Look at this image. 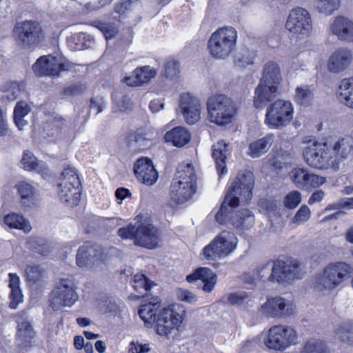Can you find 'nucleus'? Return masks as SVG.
Returning a JSON list of instances; mask_svg holds the SVG:
<instances>
[{
  "mask_svg": "<svg viewBox=\"0 0 353 353\" xmlns=\"http://www.w3.org/2000/svg\"><path fill=\"white\" fill-rule=\"evenodd\" d=\"M254 183V176L252 172L244 171L238 174L229 188L221 208L215 216L219 223H223L227 221L229 207H237L240 200L241 202H247L251 199Z\"/></svg>",
  "mask_w": 353,
  "mask_h": 353,
  "instance_id": "nucleus-1",
  "label": "nucleus"
},
{
  "mask_svg": "<svg viewBox=\"0 0 353 353\" xmlns=\"http://www.w3.org/2000/svg\"><path fill=\"white\" fill-rule=\"evenodd\" d=\"M254 272L259 281H268L279 284L301 279L303 276L301 265L296 261L277 260L273 263L268 261L257 265Z\"/></svg>",
  "mask_w": 353,
  "mask_h": 353,
  "instance_id": "nucleus-2",
  "label": "nucleus"
},
{
  "mask_svg": "<svg viewBox=\"0 0 353 353\" xmlns=\"http://www.w3.org/2000/svg\"><path fill=\"white\" fill-rule=\"evenodd\" d=\"M197 176L193 165L183 162L177 169L176 177L170 186V196L176 204H183L192 199L197 189Z\"/></svg>",
  "mask_w": 353,
  "mask_h": 353,
  "instance_id": "nucleus-3",
  "label": "nucleus"
},
{
  "mask_svg": "<svg viewBox=\"0 0 353 353\" xmlns=\"http://www.w3.org/2000/svg\"><path fill=\"white\" fill-rule=\"evenodd\" d=\"M352 272V267L345 262L330 263L316 274L314 288L318 291L330 292L339 287Z\"/></svg>",
  "mask_w": 353,
  "mask_h": 353,
  "instance_id": "nucleus-4",
  "label": "nucleus"
},
{
  "mask_svg": "<svg viewBox=\"0 0 353 353\" xmlns=\"http://www.w3.org/2000/svg\"><path fill=\"white\" fill-rule=\"evenodd\" d=\"M237 37V32L232 26L218 28L208 39L209 54L215 59H226L235 50Z\"/></svg>",
  "mask_w": 353,
  "mask_h": 353,
  "instance_id": "nucleus-5",
  "label": "nucleus"
},
{
  "mask_svg": "<svg viewBox=\"0 0 353 353\" xmlns=\"http://www.w3.org/2000/svg\"><path fill=\"white\" fill-rule=\"evenodd\" d=\"M238 238L232 231L223 230L202 250L207 260L216 261L232 254L237 248Z\"/></svg>",
  "mask_w": 353,
  "mask_h": 353,
  "instance_id": "nucleus-6",
  "label": "nucleus"
},
{
  "mask_svg": "<svg viewBox=\"0 0 353 353\" xmlns=\"http://www.w3.org/2000/svg\"><path fill=\"white\" fill-rule=\"evenodd\" d=\"M207 109L210 121L220 126L230 123L236 113L232 100L223 94L210 97L207 102Z\"/></svg>",
  "mask_w": 353,
  "mask_h": 353,
  "instance_id": "nucleus-7",
  "label": "nucleus"
},
{
  "mask_svg": "<svg viewBox=\"0 0 353 353\" xmlns=\"http://www.w3.org/2000/svg\"><path fill=\"white\" fill-rule=\"evenodd\" d=\"M60 199L68 205H77L81 198V183L74 168L68 166L61 173L59 183Z\"/></svg>",
  "mask_w": 353,
  "mask_h": 353,
  "instance_id": "nucleus-8",
  "label": "nucleus"
},
{
  "mask_svg": "<svg viewBox=\"0 0 353 353\" xmlns=\"http://www.w3.org/2000/svg\"><path fill=\"white\" fill-rule=\"evenodd\" d=\"M16 41L24 48H33L44 40L40 24L32 20L17 22L13 28Z\"/></svg>",
  "mask_w": 353,
  "mask_h": 353,
  "instance_id": "nucleus-9",
  "label": "nucleus"
},
{
  "mask_svg": "<svg viewBox=\"0 0 353 353\" xmlns=\"http://www.w3.org/2000/svg\"><path fill=\"white\" fill-rule=\"evenodd\" d=\"M77 287L73 278H62L59 280L51 294L50 305L57 311L64 307L72 306L79 299Z\"/></svg>",
  "mask_w": 353,
  "mask_h": 353,
  "instance_id": "nucleus-10",
  "label": "nucleus"
},
{
  "mask_svg": "<svg viewBox=\"0 0 353 353\" xmlns=\"http://www.w3.org/2000/svg\"><path fill=\"white\" fill-rule=\"evenodd\" d=\"M294 108L289 101L277 100L266 110L265 123L271 129L286 127L292 120Z\"/></svg>",
  "mask_w": 353,
  "mask_h": 353,
  "instance_id": "nucleus-11",
  "label": "nucleus"
},
{
  "mask_svg": "<svg viewBox=\"0 0 353 353\" xmlns=\"http://www.w3.org/2000/svg\"><path fill=\"white\" fill-rule=\"evenodd\" d=\"M285 27L296 40H304L310 35L312 26L308 12L301 8L291 10Z\"/></svg>",
  "mask_w": 353,
  "mask_h": 353,
  "instance_id": "nucleus-12",
  "label": "nucleus"
},
{
  "mask_svg": "<svg viewBox=\"0 0 353 353\" xmlns=\"http://www.w3.org/2000/svg\"><path fill=\"white\" fill-rule=\"evenodd\" d=\"M296 343V331L291 326L281 325L271 327L265 340V345L275 350H283Z\"/></svg>",
  "mask_w": 353,
  "mask_h": 353,
  "instance_id": "nucleus-13",
  "label": "nucleus"
},
{
  "mask_svg": "<svg viewBox=\"0 0 353 353\" xmlns=\"http://www.w3.org/2000/svg\"><path fill=\"white\" fill-rule=\"evenodd\" d=\"M303 155L311 167L323 169L334 163V157L327 143L315 141L305 148Z\"/></svg>",
  "mask_w": 353,
  "mask_h": 353,
  "instance_id": "nucleus-14",
  "label": "nucleus"
},
{
  "mask_svg": "<svg viewBox=\"0 0 353 353\" xmlns=\"http://www.w3.org/2000/svg\"><path fill=\"white\" fill-rule=\"evenodd\" d=\"M296 311V305L292 299L281 296L268 298L261 305L262 313L269 317L284 319L292 316Z\"/></svg>",
  "mask_w": 353,
  "mask_h": 353,
  "instance_id": "nucleus-15",
  "label": "nucleus"
},
{
  "mask_svg": "<svg viewBox=\"0 0 353 353\" xmlns=\"http://www.w3.org/2000/svg\"><path fill=\"white\" fill-rule=\"evenodd\" d=\"M184 310L178 305H172L162 310L155 321L156 331L159 335L168 336L174 329H177L183 321Z\"/></svg>",
  "mask_w": 353,
  "mask_h": 353,
  "instance_id": "nucleus-16",
  "label": "nucleus"
},
{
  "mask_svg": "<svg viewBox=\"0 0 353 353\" xmlns=\"http://www.w3.org/2000/svg\"><path fill=\"white\" fill-rule=\"evenodd\" d=\"M116 249L110 248L108 250L102 249L99 245L93 244L91 242H86L81 246L77 254L76 263L80 268H84L94 263L97 260L105 261L107 260V254L114 253Z\"/></svg>",
  "mask_w": 353,
  "mask_h": 353,
  "instance_id": "nucleus-17",
  "label": "nucleus"
},
{
  "mask_svg": "<svg viewBox=\"0 0 353 353\" xmlns=\"http://www.w3.org/2000/svg\"><path fill=\"white\" fill-rule=\"evenodd\" d=\"M32 70L39 77L58 76L64 70V65L59 57L43 56L33 64Z\"/></svg>",
  "mask_w": 353,
  "mask_h": 353,
  "instance_id": "nucleus-18",
  "label": "nucleus"
},
{
  "mask_svg": "<svg viewBox=\"0 0 353 353\" xmlns=\"http://www.w3.org/2000/svg\"><path fill=\"white\" fill-rule=\"evenodd\" d=\"M352 61V50L347 47H340L331 54L327 66L330 72L339 74L347 70Z\"/></svg>",
  "mask_w": 353,
  "mask_h": 353,
  "instance_id": "nucleus-19",
  "label": "nucleus"
},
{
  "mask_svg": "<svg viewBox=\"0 0 353 353\" xmlns=\"http://www.w3.org/2000/svg\"><path fill=\"white\" fill-rule=\"evenodd\" d=\"M17 332L16 339L19 347L26 352L32 345V339L35 336V332L32 323L24 313L17 316Z\"/></svg>",
  "mask_w": 353,
  "mask_h": 353,
  "instance_id": "nucleus-20",
  "label": "nucleus"
},
{
  "mask_svg": "<svg viewBox=\"0 0 353 353\" xmlns=\"http://www.w3.org/2000/svg\"><path fill=\"white\" fill-rule=\"evenodd\" d=\"M329 30L341 42L353 43V21L344 16L336 17Z\"/></svg>",
  "mask_w": 353,
  "mask_h": 353,
  "instance_id": "nucleus-21",
  "label": "nucleus"
},
{
  "mask_svg": "<svg viewBox=\"0 0 353 353\" xmlns=\"http://www.w3.org/2000/svg\"><path fill=\"white\" fill-rule=\"evenodd\" d=\"M180 108L188 124H194L200 119L201 104L196 97L189 93H183L181 96Z\"/></svg>",
  "mask_w": 353,
  "mask_h": 353,
  "instance_id": "nucleus-22",
  "label": "nucleus"
},
{
  "mask_svg": "<svg viewBox=\"0 0 353 353\" xmlns=\"http://www.w3.org/2000/svg\"><path fill=\"white\" fill-rule=\"evenodd\" d=\"M161 235L159 230L149 223H141L136 236V245L153 249L159 245Z\"/></svg>",
  "mask_w": 353,
  "mask_h": 353,
  "instance_id": "nucleus-23",
  "label": "nucleus"
},
{
  "mask_svg": "<svg viewBox=\"0 0 353 353\" xmlns=\"http://www.w3.org/2000/svg\"><path fill=\"white\" fill-rule=\"evenodd\" d=\"M134 171L139 181L148 185H153L159 176L152 162L148 158L138 159L134 165Z\"/></svg>",
  "mask_w": 353,
  "mask_h": 353,
  "instance_id": "nucleus-24",
  "label": "nucleus"
},
{
  "mask_svg": "<svg viewBox=\"0 0 353 353\" xmlns=\"http://www.w3.org/2000/svg\"><path fill=\"white\" fill-rule=\"evenodd\" d=\"M235 207H229L228 219L222 224L230 223L239 230H246L252 226L254 222V214L248 209H241L234 212Z\"/></svg>",
  "mask_w": 353,
  "mask_h": 353,
  "instance_id": "nucleus-25",
  "label": "nucleus"
},
{
  "mask_svg": "<svg viewBox=\"0 0 353 353\" xmlns=\"http://www.w3.org/2000/svg\"><path fill=\"white\" fill-rule=\"evenodd\" d=\"M279 94V86L259 81L254 90V105L256 108H261L268 102L273 101Z\"/></svg>",
  "mask_w": 353,
  "mask_h": 353,
  "instance_id": "nucleus-26",
  "label": "nucleus"
},
{
  "mask_svg": "<svg viewBox=\"0 0 353 353\" xmlns=\"http://www.w3.org/2000/svg\"><path fill=\"white\" fill-rule=\"evenodd\" d=\"M186 280L189 283L200 280L203 284V290L205 292H210L216 283L217 276L210 269L200 268L193 274L187 276Z\"/></svg>",
  "mask_w": 353,
  "mask_h": 353,
  "instance_id": "nucleus-27",
  "label": "nucleus"
},
{
  "mask_svg": "<svg viewBox=\"0 0 353 353\" xmlns=\"http://www.w3.org/2000/svg\"><path fill=\"white\" fill-rule=\"evenodd\" d=\"M229 153L228 144L224 141H219L212 147V155L215 161L216 168L219 176L227 172L225 159Z\"/></svg>",
  "mask_w": 353,
  "mask_h": 353,
  "instance_id": "nucleus-28",
  "label": "nucleus"
},
{
  "mask_svg": "<svg viewBox=\"0 0 353 353\" xmlns=\"http://www.w3.org/2000/svg\"><path fill=\"white\" fill-rule=\"evenodd\" d=\"M334 157V162L347 159L353 154V139L345 137L339 139L330 149Z\"/></svg>",
  "mask_w": 353,
  "mask_h": 353,
  "instance_id": "nucleus-29",
  "label": "nucleus"
},
{
  "mask_svg": "<svg viewBox=\"0 0 353 353\" xmlns=\"http://www.w3.org/2000/svg\"><path fill=\"white\" fill-rule=\"evenodd\" d=\"M274 139V135L270 133L261 139L251 142L248 147V155L254 159L260 157L269 150Z\"/></svg>",
  "mask_w": 353,
  "mask_h": 353,
  "instance_id": "nucleus-30",
  "label": "nucleus"
},
{
  "mask_svg": "<svg viewBox=\"0 0 353 353\" xmlns=\"http://www.w3.org/2000/svg\"><path fill=\"white\" fill-rule=\"evenodd\" d=\"M159 307L160 301L158 298H154L152 301L141 306L139 314L147 327H152L155 323L157 312Z\"/></svg>",
  "mask_w": 353,
  "mask_h": 353,
  "instance_id": "nucleus-31",
  "label": "nucleus"
},
{
  "mask_svg": "<svg viewBox=\"0 0 353 353\" xmlns=\"http://www.w3.org/2000/svg\"><path fill=\"white\" fill-rule=\"evenodd\" d=\"M282 81L281 69L277 63L268 61L263 66L259 81L279 86Z\"/></svg>",
  "mask_w": 353,
  "mask_h": 353,
  "instance_id": "nucleus-32",
  "label": "nucleus"
},
{
  "mask_svg": "<svg viewBox=\"0 0 353 353\" xmlns=\"http://www.w3.org/2000/svg\"><path fill=\"white\" fill-rule=\"evenodd\" d=\"M164 138L166 142H170L173 145L180 148L188 143L191 137L187 129L179 126L167 132Z\"/></svg>",
  "mask_w": 353,
  "mask_h": 353,
  "instance_id": "nucleus-33",
  "label": "nucleus"
},
{
  "mask_svg": "<svg viewBox=\"0 0 353 353\" xmlns=\"http://www.w3.org/2000/svg\"><path fill=\"white\" fill-rule=\"evenodd\" d=\"M21 163L26 170H34L42 174L43 176L49 175V169L46 163L39 161L34 155L29 151L23 152Z\"/></svg>",
  "mask_w": 353,
  "mask_h": 353,
  "instance_id": "nucleus-34",
  "label": "nucleus"
},
{
  "mask_svg": "<svg viewBox=\"0 0 353 353\" xmlns=\"http://www.w3.org/2000/svg\"><path fill=\"white\" fill-rule=\"evenodd\" d=\"M119 23V20L112 21L111 19H104L93 21L92 26L100 30L108 40L117 36Z\"/></svg>",
  "mask_w": 353,
  "mask_h": 353,
  "instance_id": "nucleus-35",
  "label": "nucleus"
},
{
  "mask_svg": "<svg viewBox=\"0 0 353 353\" xmlns=\"http://www.w3.org/2000/svg\"><path fill=\"white\" fill-rule=\"evenodd\" d=\"M339 99L345 106L353 109V77L343 79L339 87Z\"/></svg>",
  "mask_w": 353,
  "mask_h": 353,
  "instance_id": "nucleus-36",
  "label": "nucleus"
},
{
  "mask_svg": "<svg viewBox=\"0 0 353 353\" xmlns=\"http://www.w3.org/2000/svg\"><path fill=\"white\" fill-rule=\"evenodd\" d=\"M4 223L10 228L21 230L26 233L30 232L32 229L29 221L17 213L7 214L4 217Z\"/></svg>",
  "mask_w": 353,
  "mask_h": 353,
  "instance_id": "nucleus-37",
  "label": "nucleus"
},
{
  "mask_svg": "<svg viewBox=\"0 0 353 353\" xmlns=\"http://www.w3.org/2000/svg\"><path fill=\"white\" fill-rule=\"evenodd\" d=\"M10 283L9 287L11 289L9 295L10 303L9 307L11 309H16L21 302H22L23 296L19 288V279L12 273L9 274Z\"/></svg>",
  "mask_w": 353,
  "mask_h": 353,
  "instance_id": "nucleus-38",
  "label": "nucleus"
},
{
  "mask_svg": "<svg viewBox=\"0 0 353 353\" xmlns=\"http://www.w3.org/2000/svg\"><path fill=\"white\" fill-rule=\"evenodd\" d=\"M21 196V203L25 206H30L33 203L35 195V188L26 181H21L16 185Z\"/></svg>",
  "mask_w": 353,
  "mask_h": 353,
  "instance_id": "nucleus-39",
  "label": "nucleus"
},
{
  "mask_svg": "<svg viewBox=\"0 0 353 353\" xmlns=\"http://www.w3.org/2000/svg\"><path fill=\"white\" fill-rule=\"evenodd\" d=\"M27 243L29 249L43 256H47L50 252L51 246L44 239L30 237Z\"/></svg>",
  "mask_w": 353,
  "mask_h": 353,
  "instance_id": "nucleus-40",
  "label": "nucleus"
},
{
  "mask_svg": "<svg viewBox=\"0 0 353 353\" xmlns=\"http://www.w3.org/2000/svg\"><path fill=\"white\" fill-rule=\"evenodd\" d=\"M327 350L325 342L321 339L310 338L305 343L300 353H326Z\"/></svg>",
  "mask_w": 353,
  "mask_h": 353,
  "instance_id": "nucleus-41",
  "label": "nucleus"
},
{
  "mask_svg": "<svg viewBox=\"0 0 353 353\" xmlns=\"http://www.w3.org/2000/svg\"><path fill=\"white\" fill-rule=\"evenodd\" d=\"M314 94L310 86L302 85L298 86L295 90L294 100L301 105L307 106L312 101Z\"/></svg>",
  "mask_w": 353,
  "mask_h": 353,
  "instance_id": "nucleus-42",
  "label": "nucleus"
},
{
  "mask_svg": "<svg viewBox=\"0 0 353 353\" xmlns=\"http://www.w3.org/2000/svg\"><path fill=\"white\" fill-rule=\"evenodd\" d=\"M153 282L149 280L143 274L137 273L133 277V288L141 294L144 295L152 286Z\"/></svg>",
  "mask_w": 353,
  "mask_h": 353,
  "instance_id": "nucleus-43",
  "label": "nucleus"
},
{
  "mask_svg": "<svg viewBox=\"0 0 353 353\" xmlns=\"http://www.w3.org/2000/svg\"><path fill=\"white\" fill-rule=\"evenodd\" d=\"M310 172L305 168H294L290 173V177L294 185L300 189H305Z\"/></svg>",
  "mask_w": 353,
  "mask_h": 353,
  "instance_id": "nucleus-44",
  "label": "nucleus"
},
{
  "mask_svg": "<svg viewBox=\"0 0 353 353\" xmlns=\"http://www.w3.org/2000/svg\"><path fill=\"white\" fill-rule=\"evenodd\" d=\"M256 54L254 51L247 48L242 49L234 57V63L236 66L245 68L254 63Z\"/></svg>",
  "mask_w": 353,
  "mask_h": 353,
  "instance_id": "nucleus-45",
  "label": "nucleus"
},
{
  "mask_svg": "<svg viewBox=\"0 0 353 353\" xmlns=\"http://www.w3.org/2000/svg\"><path fill=\"white\" fill-rule=\"evenodd\" d=\"M25 273L28 281L32 283L41 281L46 275L44 269L37 265H28L25 269Z\"/></svg>",
  "mask_w": 353,
  "mask_h": 353,
  "instance_id": "nucleus-46",
  "label": "nucleus"
},
{
  "mask_svg": "<svg viewBox=\"0 0 353 353\" xmlns=\"http://www.w3.org/2000/svg\"><path fill=\"white\" fill-rule=\"evenodd\" d=\"M23 85L17 81H10L1 87V90L6 93L5 97L9 101H14L20 94Z\"/></svg>",
  "mask_w": 353,
  "mask_h": 353,
  "instance_id": "nucleus-47",
  "label": "nucleus"
},
{
  "mask_svg": "<svg viewBox=\"0 0 353 353\" xmlns=\"http://www.w3.org/2000/svg\"><path fill=\"white\" fill-rule=\"evenodd\" d=\"M134 74L138 76L139 80H137V84H143L148 83L151 79L154 78L157 74V71L154 68L149 65H145L141 68H137L134 70Z\"/></svg>",
  "mask_w": 353,
  "mask_h": 353,
  "instance_id": "nucleus-48",
  "label": "nucleus"
},
{
  "mask_svg": "<svg viewBox=\"0 0 353 353\" xmlns=\"http://www.w3.org/2000/svg\"><path fill=\"white\" fill-rule=\"evenodd\" d=\"M337 337L344 343L353 344V325H339L336 331Z\"/></svg>",
  "mask_w": 353,
  "mask_h": 353,
  "instance_id": "nucleus-49",
  "label": "nucleus"
},
{
  "mask_svg": "<svg viewBox=\"0 0 353 353\" xmlns=\"http://www.w3.org/2000/svg\"><path fill=\"white\" fill-rule=\"evenodd\" d=\"M141 223L138 221L134 224L130 223L126 228H121L118 230V235L123 239H134L136 244V236L139 232Z\"/></svg>",
  "mask_w": 353,
  "mask_h": 353,
  "instance_id": "nucleus-50",
  "label": "nucleus"
},
{
  "mask_svg": "<svg viewBox=\"0 0 353 353\" xmlns=\"http://www.w3.org/2000/svg\"><path fill=\"white\" fill-rule=\"evenodd\" d=\"M340 0H317V8L319 11L326 15H330L337 10Z\"/></svg>",
  "mask_w": 353,
  "mask_h": 353,
  "instance_id": "nucleus-51",
  "label": "nucleus"
},
{
  "mask_svg": "<svg viewBox=\"0 0 353 353\" xmlns=\"http://www.w3.org/2000/svg\"><path fill=\"white\" fill-rule=\"evenodd\" d=\"M310 209L307 205H303L299 209L294 216L291 219L290 223L296 225L303 224L310 219Z\"/></svg>",
  "mask_w": 353,
  "mask_h": 353,
  "instance_id": "nucleus-52",
  "label": "nucleus"
},
{
  "mask_svg": "<svg viewBox=\"0 0 353 353\" xmlns=\"http://www.w3.org/2000/svg\"><path fill=\"white\" fill-rule=\"evenodd\" d=\"M179 73V63L174 59H168L164 64L163 75L170 79L176 78Z\"/></svg>",
  "mask_w": 353,
  "mask_h": 353,
  "instance_id": "nucleus-53",
  "label": "nucleus"
},
{
  "mask_svg": "<svg viewBox=\"0 0 353 353\" xmlns=\"http://www.w3.org/2000/svg\"><path fill=\"white\" fill-rule=\"evenodd\" d=\"M301 202V194L299 191L294 190L289 192L284 198V206L290 210L296 208Z\"/></svg>",
  "mask_w": 353,
  "mask_h": 353,
  "instance_id": "nucleus-54",
  "label": "nucleus"
},
{
  "mask_svg": "<svg viewBox=\"0 0 353 353\" xmlns=\"http://www.w3.org/2000/svg\"><path fill=\"white\" fill-rule=\"evenodd\" d=\"M128 141L131 147H141L145 145L146 141L145 134L142 130L131 132L128 136Z\"/></svg>",
  "mask_w": 353,
  "mask_h": 353,
  "instance_id": "nucleus-55",
  "label": "nucleus"
},
{
  "mask_svg": "<svg viewBox=\"0 0 353 353\" xmlns=\"http://www.w3.org/2000/svg\"><path fill=\"white\" fill-rule=\"evenodd\" d=\"M228 301L232 305L241 306L251 301L248 294L244 292L232 293L228 297Z\"/></svg>",
  "mask_w": 353,
  "mask_h": 353,
  "instance_id": "nucleus-56",
  "label": "nucleus"
},
{
  "mask_svg": "<svg viewBox=\"0 0 353 353\" xmlns=\"http://www.w3.org/2000/svg\"><path fill=\"white\" fill-rule=\"evenodd\" d=\"M326 179L323 176L310 173L308 180L304 190L316 188L323 185Z\"/></svg>",
  "mask_w": 353,
  "mask_h": 353,
  "instance_id": "nucleus-57",
  "label": "nucleus"
},
{
  "mask_svg": "<svg viewBox=\"0 0 353 353\" xmlns=\"http://www.w3.org/2000/svg\"><path fill=\"white\" fill-rule=\"evenodd\" d=\"M132 103L128 97H123L121 99L114 101V110L115 112H125L132 108Z\"/></svg>",
  "mask_w": 353,
  "mask_h": 353,
  "instance_id": "nucleus-58",
  "label": "nucleus"
},
{
  "mask_svg": "<svg viewBox=\"0 0 353 353\" xmlns=\"http://www.w3.org/2000/svg\"><path fill=\"white\" fill-rule=\"evenodd\" d=\"M30 112V106L25 101H19L15 105L14 117H25Z\"/></svg>",
  "mask_w": 353,
  "mask_h": 353,
  "instance_id": "nucleus-59",
  "label": "nucleus"
},
{
  "mask_svg": "<svg viewBox=\"0 0 353 353\" xmlns=\"http://www.w3.org/2000/svg\"><path fill=\"white\" fill-rule=\"evenodd\" d=\"M176 296L181 301L189 303H193L196 301L194 294L188 290L179 289L176 292Z\"/></svg>",
  "mask_w": 353,
  "mask_h": 353,
  "instance_id": "nucleus-60",
  "label": "nucleus"
},
{
  "mask_svg": "<svg viewBox=\"0 0 353 353\" xmlns=\"http://www.w3.org/2000/svg\"><path fill=\"white\" fill-rule=\"evenodd\" d=\"M150 350L149 344H142L139 342L132 341L130 343L129 353H145Z\"/></svg>",
  "mask_w": 353,
  "mask_h": 353,
  "instance_id": "nucleus-61",
  "label": "nucleus"
},
{
  "mask_svg": "<svg viewBox=\"0 0 353 353\" xmlns=\"http://www.w3.org/2000/svg\"><path fill=\"white\" fill-rule=\"evenodd\" d=\"M85 38V35L84 33L79 32L73 34L70 39H69V43H74L75 46L74 47V50H80L83 47V40Z\"/></svg>",
  "mask_w": 353,
  "mask_h": 353,
  "instance_id": "nucleus-62",
  "label": "nucleus"
},
{
  "mask_svg": "<svg viewBox=\"0 0 353 353\" xmlns=\"http://www.w3.org/2000/svg\"><path fill=\"white\" fill-rule=\"evenodd\" d=\"M138 1L139 0H122L115 6V12L118 14H124L133 3Z\"/></svg>",
  "mask_w": 353,
  "mask_h": 353,
  "instance_id": "nucleus-63",
  "label": "nucleus"
},
{
  "mask_svg": "<svg viewBox=\"0 0 353 353\" xmlns=\"http://www.w3.org/2000/svg\"><path fill=\"white\" fill-rule=\"evenodd\" d=\"M115 196L117 199L120 201L119 203H121L125 199L130 197L131 193L130 190L125 188H119L115 191Z\"/></svg>",
  "mask_w": 353,
  "mask_h": 353,
  "instance_id": "nucleus-64",
  "label": "nucleus"
}]
</instances>
